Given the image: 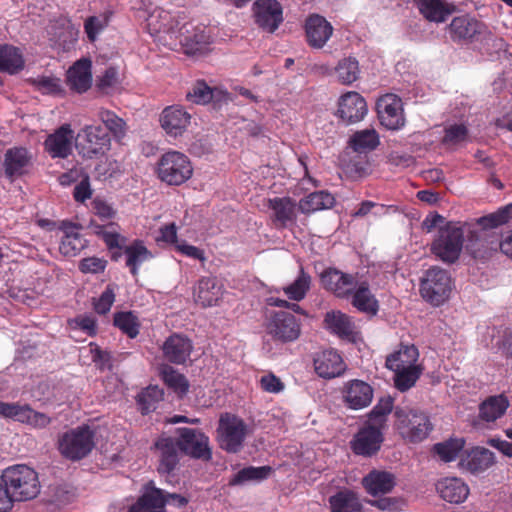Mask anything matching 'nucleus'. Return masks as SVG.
Here are the masks:
<instances>
[{
  "label": "nucleus",
  "instance_id": "nucleus-50",
  "mask_svg": "<svg viewBox=\"0 0 512 512\" xmlns=\"http://www.w3.org/2000/svg\"><path fill=\"white\" fill-rule=\"evenodd\" d=\"M422 370L423 368L421 365L400 370H392L394 372L395 387L401 392L409 390L415 385L416 381L421 376Z\"/></svg>",
  "mask_w": 512,
  "mask_h": 512
},
{
  "label": "nucleus",
  "instance_id": "nucleus-35",
  "mask_svg": "<svg viewBox=\"0 0 512 512\" xmlns=\"http://www.w3.org/2000/svg\"><path fill=\"white\" fill-rule=\"evenodd\" d=\"M418 358L419 351L414 345H402L386 358V367L392 371L420 366Z\"/></svg>",
  "mask_w": 512,
  "mask_h": 512
},
{
  "label": "nucleus",
  "instance_id": "nucleus-24",
  "mask_svg": "<svg viewBox=\"0 0 512 512\" xmlns=\"http://www.w3.org/2000/svg\"><path fill=\"white\" fill-rule=\"evenodd\" d=\"M495 463L494 453L489 449L476 447L462 455L459 467L471 474H480Z\"/></svg>",
  "mask_w": 512,
  "mask_h": 512
},
{
  "label": "nucleus",
  "instance_id": "nucleus-16",
  "mask_svg": "<svg viewBox=\"0 0 512 512\" xmlns=\"http://www.w3.org/2000/svg\"><path fill=\"white\" fill-rule=\"evenodd\" d=\"M383 440V430L367 423L354 436L351 448L357 455L372 456L379 451Z\"/></svg>",
  "mask_w": 512,
  "mask_h": 512
},
{
  "label": "nucleus",
  "instance_id": "nucleus-20",
  "mask_svg": "<svg viewBox=\"0 0 512 512\" xmlns=\"http://www.w3.org/2000/svg\"><path fill=\"white\" fill-rule=\"evenodd\" d=\"M59 230L63 232V237L59 245V251L66 257L78 255L87 245L86 239L80 233V226L70 222H59Z\"/></svg>",
  "mask_w": 512,
  "mask_h": 512
},
{
  "label": "nucleus",
  "instance_id": "nucleus-47",
  "mask_svg": "<svg viewBox=\"0 0 512 512\" xmlns=\"http://www.w3.org/2000/svg\"><path fill=\"white\" fill-rule=\"evenodd\" d=\"M310 287L311 277L304 271L303 267H300L297 278L291 284L285 286L283 292L290 300L299 302L305 298Z\"/></svg>",
  "mask_w": 512,
  "mask_h": 512
},
{
  "label": "nucleus",
  "instance_id": "nucleus-46",
  "mask_svg": "<svg viewBox=\"0 0 512 512\" xmlns=\"http://www.w3.org/2000/svg\"><path fill=\"white\" fill-rule=\"evenodd\" d=\"M395 411L394 399L391 396L381 397L368 414V424L384 429L388 415Z\"/></svg>",
  "mask_w": 512,
  "mask_h": 512
},
{
  "label": "nucleus",
  "instance_id": "nucleus-1",
  "mask_svg": "<svg viewBox=\"0 0 512 512\" xmlns=\"http://www.w3.org/2000/svg\"><path fill=\"white\" fill-rule=\"evenodd\" d=\"M37 472L24 464L12 465L0 477V512H8L15 501H28L40 493Z\"/></svg>",
  "mask_w": 512,
  "mask_h": 512
},
{
  "label": "nucleus",
  "instance_id": "nucleus-42",
  "mask_svg": "<svg viewBox=\"0 0 512 512\" xmlns=\"http://www.w3.org/2000/svg\"><path fill=\"white\" fill-rule=\"evenodd\" d=\"M334 70L338 82L342 85H351L359 79L361 73L359 61L353 56L340 59Z\"/></svg>",
  "mask_w": 512,
  "mask_h": 512
},
{
  "label": "nucleus",
  "instance_id": "nucleus-62",
  "mask_svg": "<svg viewBox=\"0 0 512 512\" xmlns=\"http://www.w3.org/2000/svg\"><path fill=\"white\" fill-rule=\"evenodd\" d=\"M260 386L263 391L278 394L285 388L284 383L273 373H267L260 378Z\"/></svg>",
  "mask_w": 512,
  "mask_h": 512
},
{
  "label": "nucleus",
  "instance_id": "nucleus-6",
  "mask_svg": "<svg viewBox=\"0 0 512 512\" xmlns=\"http://www.w3.org/2000/svg\"><path fill=\"white\" fill-rule=\"evenodd\" d=\"M95 433L88 425L78 426L65 432L58 441L62 456L72 461L85 458L95 446Z\"/></svg>",
  "mask_w": 512,
  "mask_h": 512
},
{
  "label": "nucleus",
  "instance_id": "nucleus-27",
  "mask_svg": "<svg viewBox=\"0 0 512 512\" xmlns=\"http://www.w3.org/2000/svg\"><path fill=\"white\" fill-rule=\"evenodd\" d=\"M31 162V155L24 147H13L8 149L4 155L5 176L13 180L22 176Z\"/></svg>",
  "mask_w": 512,
  "mask_h": 512
},
{
  "label": "nucleus",
  "instance_id": "nucleus-51",
  "mask_svg": "<svg viewBox=\"0 0 512 512\" xmlns=\"http://www.w3.org/2000/svg\"><path fill=\"white\" fill-rule=\"evenodd\" d=\"M95 233L104 241L109 250L122 249L125 238L118 232L116 224L98 225Z\"/></svg>",
  "mask_w": 512,
  "mask_h": 512
},
{
  "label": "nucleus",
  "instance_id": "nucleus-56",
  "mask_svg": "<svg viewBox=\"0 0 512 512\" xmlns=\"http://www.w3.org/2000/svg\"><path fill=\"white\" fill-rule=\"evenodd\" d=\"M160 507V489L154 488L151 492L144 493L128 512H160L153 509Z\"/></svg>",
  "mask_w": 512,
  "mask_h": 512
},
{
  "label": "nucleus",
  "instance_id": "nucleus-30",
  "mask_svg": "<svg viewBox=\"0 0 512 512\" xmlns=\"http://www.w3.org/2000/svg\"><path fill=\"white\" fill-rule=\"evenodd\" d=\"M162 114V129L174 138L181 136L190 123V114L178 106L167 107Z\"/></svg>",
  "mask_w": 512,
  "mask_h": 512
},
{
  "label": "nucleus",
  "instance_id": "nucleus-32",
  "mask_svg": "<svg viewBox=\"0 0 512 512\" xmlns=\"http://www.w3.org/2000/svg\"><path fill=\"white\" fill-rule=\"evenodd\" d=\"M348 300L358 311L368 315L374 316L379 310L378 300L371 292L367 281H357L356 288L351 292Z\"/></svg>",
  "mask_w": 512,
  "mask_h": 512
},
{
  "label": "nucleus",
  "instance_id": "nucleus-37",
  "mask_svg": "<svg viewBox=\"0 0 512 512\" xmlns=\"http://www.w3.org/2000/svg\"><path fill=\"white\" fill-rule=\"evenodd\" d=\"M454 5L441 0H420L419 11L429 21L444 22L454 12Z\"/></svg>",
  "mask_w": 512,
  "mask_h": 512
},
{
  "label": "nucleus",
  "instance_id": "nucleus-57",
  "mask_svg": "<svg viewBox=\"0 0 512 512\" xmlns=\"http://www.w3.org/2000/svg\"><path fill=\"white\" fill-rule=\"evenodd\" d=\"M468 138V129L463 124H453L445 129L443 142L446 145H459Z\"/></svg>",
  "mask_w": 512,
  "mask_h": 512
},
{
  "label": "nucleus",
  "instance_id": "nucleus-23",
  "mask_svg": "<svg viewBox=\"0 0 512 512\" xmlns=\"http://www.w3.org/2000/svg\"><path fill=\"white\" fill-rule=\"evenodd\" d=\"M296 202L290 197H275L268 200L272 210V221L277 228H288L296 222Z\"/></svg>",
  "mask_w": 512,
  "mask_h": 512
},
{
  "label": "nucleus",
  "instance_id": "nucleus-28",
  "mask_svg": "<svg viewBox=\"0 0 512 512\" xmlns=\"http://www.w3.org/2000/svg\"><path fill=\"white\" fill-rule=\"evenodd\" d=\"M373 399L372 387L364 381L352 380L346 385L344 400L348 407L359 410L370 405Z\"/></svg>",
  "mask_w": 512,
  "mask_h": 512
},
{
  "label": "nucleus",
  "instance_id": "nucleus-10",
  "mask_svg": "<svg viewBox=\"0 0 512 512\" xmlns=\"http://www.w3.org/2000/svg\"><path fill=\"white\" fill-rule=\"evenodd\" d=\"M192 171L191 163L185 154L169 151L162 155V182L181 185L191 177Z\"/></svg>",
  "mask_w": 512,
  "mask_h": 512
},
{
  "label": "nucleus",
  "instance_id": "nucleus-2",
  "mask_svg": "<svg viewBox=\"0 0 512 512\" xmlns=\"http://www.w3.org/2000/svg\"><path fill=\"white\" fill-rule=\"evenodd\" d=\"M395 425L401 436L412 443H418L428 437L433 429L426 413L410 407H395Z\"/></svg>",
  "mask_w": 512,
  "mask_h": 512
},
{
  "label": "nucleus",
  "instance_id": "nucleus-5",
  "mask_svg": "<svg viewBox=\"0 0 512 512\" xmlns=\"http://www.w3.org/2000/svg\"><path fill=\"white\" fill-rule=\"evenodd\" d=\"M464 242V231L456 222L440 227L431 244L432 253L443 262L454 263L460 256Z\"/></svg>",
  "mask_w": 512,
  "mask_h": 512
},
{
  "label": "nucleus",
  "instance_id": "nucleus-45",
  "mask_svg": "<svg viewBox=\"0 0 512 512\" xmlns=\"http://www.w3.org/2000/svg\"><path fill=\"white\" fill-rule=\"evenodd\" d=\"M380 143L379 135L374 129H363L355 132L350 140V147L358 153L374 150Z\"/></svg>",
  "mask_w": 512,
  "mask_h": 512
},
{
  "label": "nucleus",
  "instance_id": "nucleus-34",
  "mask_svg": "<svg viewBox=\"0 0 512 512\" xmlns=\"http://www.w3.org/2000/svg\"><path fill=\"white\" fill-rule=\"evenodd\" d=\"M25 60L19 48L0 44V72L14 75L24 69Z\"/></svg>",
  "mask_w": 512,
  "mask_h": 512
},
{
  "label": "nucleus",
  "instance_id": "nucleus-40",
  "mask_svg": "<svg viewBox=\"0 0 512 512\" xmlns=\"http://www.w3.org/2000/svg\"><path fill=\"white\" fill-rule=\"evenodd\" d=\"M509 407V401L503 394L488 397L479 408L481 419L493 422L500 418Z\"/></svg>",
  "mask_w": 512,
  "mask_h": 512
},
{
  "label": "nucleus",
  "instance_id": "nucleus-58",
  "mask_svg": "<svg viewBox=\"0 0 512 512\" xmlns=\"http://www.w3.org/2000/svg\"><path fill=\"white\" fill-rule=\"evenodd\" d=\"M89 346L92 361L95 363L97 369L100 371L111 370L113 365L110 352L102 350L97 344L94 343H90Z\"/></svg>",
  "mask_w": 512,
  "mask_h": 512
},
{
  "label": "nucleus",
  "instance_id": "nucleus-3",
  "mask_svg": "<svg viewBox=\"0 0 512 512\" xmlns=\"http://www.w3.org/2000/svg\"><path fill=\"white\" fill-rule=\"evenodd\" d=\"M453 282L449 272L440 267L428 269L420 282L422 298L434 307L444 304L450 297Z\"/></svg>",
  "mask_w": 512,
  "mask_h": 512
},
{
  "label": "nucleus",
  "instance_id": "nucleus-53",
  "mask_svg": "<svg viewBox=\"0 0 512 512\" xmlns=\"http://www.w3.org/2000/svg\"><path fill=\"white\" fill-rule=\"evenodd\" d=\"M31 413V407L28 404L19 402L7 403L0 401V416L14 421L25 423L28 421V414Z\"/></svg>",
  "mask_w": 512,
  "mask_h": 512
},
{
  "label": "nucleus",
  "instance_id": "nucleus-19",
  "mask_svg": "<svg viewBox=\"0 0 512 512\" xmlns=\"http://www.w3.org/2000/svg\"><path fill=\"white\" fill-rule=\"evenodd\" d=\"M305 33L309 46L321 49L333 34V26L319 14H311L305 20Z\"/></svg>",
  "mask_w": 512,
  "mask_h": 512
},
{
  "label": "nucleus",
  "instance_id": "nucleus-8",
  "mask_svg": "<svg viewBox=\"0 0 512 512\" xmlns=\"http://www.w3.org/2000/svg\"><path fill=\"white\" fill-rule=\"evenodd\" d=\"M217 432L220 447L229 453H237L246 438L247 425L241 418L225 413L220 417Z\"/></svg>",
  "mask_w": 512,
  "mask_h": 512
},
{
  "label": "nucleus",
  "instance_id": "nucleus-25",
  "mask_svg": "<svg viewBox=\"0 0 512 512\" xmlns=\"http://www.w3.org/2000/svg\"><path fill=\"white\" fill-rule=\"evenodd\" d=\"M324 322L328 330L350 342L359 340V332L351 318L340 311L327 312Z\"/></svg>",
  "mask_w": 512,
  "mask_h": 512
},
{
  "label": "nucleus",
  "instance_id": "nucleus-61",
  "mask_svg": "<svg viewBox=\"0 0 512 512\" xmlns=\"http://www.w3.org/2000/svg\"><path fill=\"white\" fill-rule=\"evenodd\" d=\"M107 261L99 257H87L80 261L79 270L83 273H101L105 270Z\"/></svg>",
  "mask_w": 512,
  "mask_h": 512
},
{
  "label": "nucleus",
  "instance_id": "nucleus-43",
  "mask_svg": "<svg viewBox=\"0 0 512 512\" xmlns=\"http://www.w3.org/2000/svg\"><path fill=\"white\" fill-rule=\"evenodd\" d=\"M124 254L126 255V266L133 276H137L138 268L152 257L141 241H134L131 245L126 246Z\"/></svg>",
  "mask_w": 512,
  "mask_h": 512
},
{
  "label": "nucleus",
  "instance_id": "nucleus-15",
  "mask_svg": "<svg viewBox=\"0 0 512 512\" xmlns=\"http://www.w3.org/2000/svg\"><path fill=\"white\" fill-rule=\"evenodd\" d=\"M256 24L267 32H274L283 22V9L277 0H256L253 4Z\"/></svg>",
  "mask_w": 512,
  "mask_h": 512
},
{
  "label": "nucleus",
  "instance_id": "nucleus-44",
  "mask_svg": "<svg viewBox=\"0 0 512 512\" xmlns=\"http://www.w3.org/2000/svg\"><path fill=\"white\" fill-rule=\"evenodd\" d=\"M272 472L270 466H248L239 470L230 480L229 485L239 486L248 482H260L267 479Z\"/></svg>",
  "mask_w": 512,
  "mask_h": 512
},
{
  "label": "nucleus",
  "instance_id": "nucleus-64",
  "mask_svg": "<svg viewBox=\"0 0 512 512\" xmlns=\"http://www.w3.org/2000/svg\"><path fill=\"white\" fill-rule=\"evenodd\" d=\"M104 24L96 16L88 17L84 22V30L89 41L94 42L97 35L103 30Z\"/></svg>",
  "mask_w": 512,
  "mask_h": 512
},
{
  "label": "nucleus",
  "instance_id": "nucleus-26",
  "mask_svg": "<svg viewBox=\"0 0 512 512\" xmlns=\"http://www.w3.org/2000/svg\"><path fill=\"white\" fill-rule=\"evenodd\" d=\"M91 60L82 58L67 71V84L78 93L86 92L92 85Z\"/></svg>",
  "mask_w": 512,
  "mask_h": 512
},
{
  "label": "nucleus",
  "instance_id": "nucleus-33",
  "mask_svg": "<svg viewBox=\"0 0 512 512\" xmlns=\"http://www.w3.org/2000/svg\"><path fill=\"white\" fill-rule=\"evenodd\" d=\"M194 299L203 307H211L217 304L222 297V286L215 277H202L194 288Z\"/></svg>",
  "mask_w": 512,
  "mask_h": 512
},
{
  "label": "nucleus",
  "instance_id": "nucleus-49",
  "mask_svg": "<svg viewBox=\"0 0 512 512\" xmlns=\"http://www.w3.org/2000/svg\"><path fill=\"white\" fill-rule=\"evenodd\" d=\"M113 324L129 338H135L139 334L140 323L136 315L131 311H121L114 314Z\"/></svg>",
  "mask_w": 512,
  "mask_h": 512
},
{
  "label": "nucleus",
  "instance_id": "nucleus-9",
  "mask_svg": "<svg viewBox=\"0 0 512 512\" xmlns=\"http://www.w3.org/2000/svg\"><path fill=\"white\" fill-rule=\"evenodd\" d=\"M266 329L276 341L291 343L301 335V322L293 314L279 311L270 317Z\"/></svg>",
  "mask_w": 512,
  "mask_h": 512
},
{
  "label": "nucleus",
  "instance_id": "nucleus-31",
  "mask_svg": "<svg viewBox=\"0 0 512 512\" xmlns=\"http://www.w3.org/2000/svg\"><path fill=\"white\" fill-rule=\"evenodd\" d=\"M362 484L368 494L378 496L392 491L396 477L389 471L372 470L363 478Z\"/></svg>",
  "mask_w": 512,
  "mask_h": 512
},
{
  "label": "nucleus",
  "instance_id": "nucleus-41",
  "mask_svg": "<svg viewBox=\"0 0 512 512\" xmlns=\"http://www.w3.org/2000/svg\"><path fill=\"white\" fill-rule=\"evenodd\" d=\"M162 381L179 399L189 391V381L186 376L170 366L162 365Z\"/></svg>",
  "mask_w": 512,
  "mask_h": 512
},
{
  "label": "nucleus",
  "instance_id": "nucleus-13",
  "mask_svg": "<svg viewBox=\"0 0 512 512\" xmlns=\"http://www.w3.org/2000/svg\"><path fill=\"white\" fill-rule=\"evenodd\" d=\"M377 112L381 124L389 130H398L405 124L403 104L400 97L387 93L377 103Z\"/></svg>",
  "mask_w": 512,
  "mask_h": 512
},
{
  "label": "nucleus",
  "instance_id": "nucleus-55",
  "mask_svg": "<svg viewBox=\"0 0 512 512\" xmlns=\"http://www.w3.org/2000/svg\"><path fill=\"white\" fill-rule=\"evenodd\" d=\"M214 97V89L207 85L203 80H198L187 92L186 98L191 103L195 104H207Z\"/></svg>",
  "mask_w": 512,
  "mask_h": 512
},
{
  "label": "nucleus",
  "instance_id": "nucleus-60",
  "mask_svg": "<svg viewBox=\"0 0 512 512\" xmlns=\"http://www.w3.org/2000/svg\"><path fill=\"white\" fill-rule=\"evenodd\" d=\"M115 301V294L113 289L107 287L98 299L94 300V310L101 315L108 313Z\"/></svg>",
  "mask_w": 512,
  "mask_h": 512
},
{
  "label": "nucleus",
  "instance_id": "nucleus-59",
  "mask_svg": "<svg viewBox=\"0 0 512 512\" xmlns=\"http://www.w3.org/2000/svg\"><path fill=\"white\" fill-rule=\"evenodd\" d=\"M33 84L43 94L57 95L62 92L60 80L57 78L43 76L34 79Z\"/></svg>",
  "mask_w": 512,
  "mask_h": 512
},
{
  "label": "nucleus",
  "instance_id": "nucleus-11",
  "mask_svg": "<svg viewBox=\"0 0 512 512\" xmlns=\"http://www.w3.org/2000/svg\"><path fill=\"white\" fill-rule=\"evenodd\" d=\"M453 41H482L488 34L486 26L470 15L454 17L448 26Z\"/></svg>",
  "mask_w": 512,
  "mask_h": 512
},
{
  "label": "nucleus",
  "instance_id": "nucleus-48",
  "mask_svg": "<svg viewBox=\"0 0 512 512\" xmlns=\"http://www.w3.org/2000/svg\"><path fill=\"white\" fill-rule=\"evenodd\" d=\"M465 440L463 438H451L434 445L433 451L443 462L454 461L463 450Z\"/></svg>",
  "mask_w": 512,
  "mask_h": 512
},
{
  "label": "nucleus",
  "instance_id": "nucleus-63",
  "mask_svg": "<svg viewBox=\"0 0 512 512\" xmlns=\"http://www.w3.org/2000/svg\"><path fill=\"white\" fill-rule=\"evenodd\" d=\"M386 212V207L383 204H378L373 201H363L359 208L354 212V217H364L369 213L374 215H382Z\"/></svg>",
  "mask_w": 512,
  "mask_h": 512
},
{
  "label": "nucleus",
  "instance_id": "nucleus-18",
  "mask_svg": "<svg viewBox=\"0 0 512 512\" xmlns=\"http://www.w3.org/2000/svg\"><path fill=\"white\" fill-rule=\"evenodd\" d=\"M313 364L316 374L324 379L338 377L346 369L341 355L334 349H326L316 353Z\"/></svg>",
  "mask_w": 512,
  "mask_h": 512
},
{
  "label": "nucleus",
  "instance_id": "nucleus-7",
  "mask_svg": "<svg viewBox=\"0 0 512 512\" xmlns=\"http://www.w3.org/2000/svg\"><path fill=\"white\" fill-rule=\"evenodd\" d=\"M76 146L84 158L102 157L111 149V137L102 126L87 125L78 133Z\"/></svg>",
  "mask_w": 512,
  "mask_h": 512
},
{
  "label": "nucleus",
  "instance_id": "nucleus-52",
  "mask_svg": "<svg viewBox=\"0 0 512 512\" xmlns=\"http://www.w3.org/2000/svg\"><path fill=\"white\" fill-rule=\"evenodd\" d=\"M160 398V390L157 385L144 388L136 397L139 410L143 415L154 411Z\"/></svg>",
  "mask_w": 512,
  "mask_h": 512
},
{
  "label": "nucleus",
  "instance_id": "nucleus-29",
  "mask_svg": "<svg viewBox=\"0 0 512 512\" xmlns=\"http://www.w3.org/2000/svg\"><path fill=\"white\" fill-rule=\"evenodd\" d=\"M436 490L440 497L454 504L464 502L469 495L468 485L458 477H446L438 481Z\"/></svg>",
  "mask_w": 512,
  "mask_h": 512
},
{
  "label": "nucleus",
  "instance_id": "nucleus-4",
  "mask_svg": "<svg viewBox=\"0 0 512 512\" xmlns=\"http://www.w3.org/2000/svg\"><path fill=\"white\" fill-rule=\"evenodd\" d=\"M184 29L186 33H189L185 25L181 27H178V24L175 27L171 26L165 32L166 35L162 37V45L171 50H176L180 46L187 55L203 53L211 43V36L205 31V28L196 27L187 36H184Z\"/></svg>",
  "mask_w": 512,
  "mask_h": 512
},
{
  "label": "nucleus",
  "instance_id": "nucleus-21",
  "mask_svg": "<svg viewBox=\"0 0 512 512\" xmlns=\"http://www.w3.org/2000/svg\"><path fill=\"white\" fill-rule=\"evenodd\" d=\"M73 131L69 124H63L50 134L45 142V151L52 158H67L72 152Z\"/></svg>",
  "mask_w": 512,
  "mask_h": 512
},
{
  "label": "nucleus",
  "instance_id": "nucleus-36",
  "mask_svg": "<svg viewBox=\"0 0 512 512\" xmlns=\"http://www.w3.org/2000/svg\"><path fill=\"white\" fill-rule=\"evenodd\" d=\"M335 203L334 196L327 191H316L302 198L298 203V209L303 214H311L320 210L329 209Z\"/></svg>",
  "mask_w": 512,
  "mask_h": 512
},
{
  "label": "nucleus",
  "instance_id": "nucleus-22",
  "mask_svg": "<svg viewBox=\"0 0 512 512\" xmlns=\"http://www.w3.org/2000/svg\"><path fill=\"white\" fill-rule=\"evenodd\" d=\"M192 350V341L184 334L174 333L162 344L164 356L174 364H184Z\"/></svg>",
  "mask_w": 512,
  "mask_h": 512
},
{
  "label": "nucleus",
  "instance_id": "nucleus-12",
  "mask_svg": "<svg viewBox=\"0 0 512 512\" xmlns=\"http://www.w3.org/2000/svg\"><path fill=\"white\" fill-rule=\"evenodd\" d=\"M357 274L344 273L336 268H328L320 275V282L324 289L337 298L348 300L351 292L356 288Z\"/></svg>",
  "mask_w": 512,
  "mask_h": 512
},
{
  "label": "nucleus",
  "instance_id": "nucleus-39",
  "mask_svg": "<svg viewBox=\"0 0 512 512\" xmlns=\"http://www.w3.org/2000/svg\"><path fill=\"white\" fill-rule=\"evenodd\" d=\"M97 117L105 125V130L111 133L115 141L121 143L128 130L126 122L115 112L105 108L99 109Z\"/></svg>",
  "mask_w": 512,
  "mask_h": 512
},
{
  "label": "nucleus",
  "instance_id": "nucleus-38",
  "mask_svg": "<svg viewBox=\"0 0 512 512\" xmlns=\"http://www.w3.org/2000/svg\"><path fill=\"white\" fill-rule=\"evenodd\" d=\"M331 512H359L362 509L358 495L349 489H344L329 498Z\"/></svg>",
  "mask_w": 512,
  "mask_h": 512
},
{
  "label": "nucleus",
  "instance_id": "nucleus-17",
  "mask_svg": "<svg viewBox=\"0 0 512 512\" xmlns=\"http://www.w3.org/2000/svg\"><path fill=\"white\" fill-rule=\"evenodd\" d=\"M180 445L182 450L193 458L207 461L212 457L209 438L199 431L189 428L180 429Z\"/></svg>",
  "mask_w": 512,
  "mask_h": 512
},
{
  "label": "nucleus",
  "instance_id": "nucleus-14",
  "mask_svg": "<svg viewBox=\"0 0 512 512\" xmlns=\"http://www.w3.org/2000/svg\"><path fill=\"white\" fill-rule=\"evenodd\" d=\"M336 115L346 124L362 121L368 113L365 98L356 91H348L338 99Z\"/></svg>",
  "mask_w": 512,
  "mask_h": 512
},
{
  "label": "nucleus",
  "instance_id": "nucleus-54",
  "mask_svg": "<svg viewBox=\"0 0 512 512\" xmlns=\"http://www.w3.org/2000/svg\"><path fill=\"white\" fill-rule=\"evenodd\" d=\"M512 219V204H508L496 212L478 219V224L484 229H492L508 223Z\"/></svg>",
  "mask_w": 512,
  "mask_h": 512
}]
</instances>
